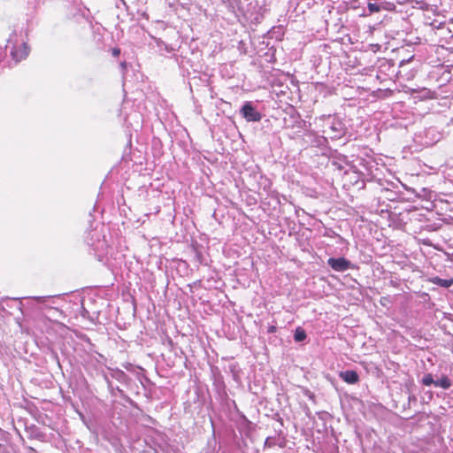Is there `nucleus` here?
Masks as SVG:
<instances>
[{
  "label": "nucleus",
  "instance_id": "20e7f679",
  "mask_svg": "<svg viewBox=\"0 0 453 453\" xmlns=\"http://www.w3.org/2000/svg\"><path fill=\"white\" fill-rule=\"evenodd\" d=\"M327 265L335 272L343 273L353 268L352 263L345 257H330Z\"/></svg>",
  "mask_w": 453,
  "mask_h": 453
},
{
  "label": "nucleus",
  "instance_id": "2eb2a0df",
  "mask_svg": "<svg viewBox=\"0 0 453 453\" xmlns=\"http://www.w3.org/2000/svg\"><path fill=\"white\" fill-rule=\"evenodd\" d=\"M267 332L270 333V334L275 333L276 332V326H269Z\"/></svg>",
  "mask_w": 453,
  "mask_h": 453
},
{
  "label": "nucleus",
  "instance_id": "4468645a",
  "mask_svg": "<svg viewBox=\"0 0 453 453\" xmlns=\"http://www.w3.org/2000/svg\"><path fill=\"white\" fill-rule=\"evenodd\" d=\"M33 298L38 301L39 303H42L47 298V296H35Z\"/></svg>",
  "mask_w": 453,
  "mask_h": 453
},
{
  "label": "nucleus",
  "instance_id": "f03ea898",
  "mask_svg": "<svg viewBox=\"0 0 453 453\" xmlns=\"http://www.w3.org/2000/svg\"><path fill=\"white\" fill-rule=\"evenodd\" d=\"M100 236H101V233L99 231H97L96 228H95L94 230H92L91 232L88 233V235L86 238V242H87L88 245L93 247V249L96 251H98V252H101L102 254H104L106 252L108 244H107V242H106L104 236H103L102 240L100 239Z\"/></svg>",
  "mask_w": 453,
  "mask_h": 453
},
{
  "label": "nucleus",
  "instance_id": "f3484780",
  "mask_svg": "<svg viewBox=\"0 0 453 453\" xmlns=\"http://www.w3.org/2000/svg\"><path fill=\"white\" fill-rule=\"evenodd\" d=\"M119 53H120L119 49H113V50H112V54H113L114 56H119Z\"/></svg>",
  "mask_w": 453,
  "mask_h": 453
},
{
  "label": "nucleus",
  "instance_id": "a211bd4d",
  "mask_svg": "<svg viewBox=\"0 0 453 453\" xmlns=\"http://www.w3.org/2000/svg\"><path fill=\"white\" fill-rule=\"evenodd\" d=\"M307 395L309 396L310 399H313L314 398V395L311 392H308Z\"/></svg>",
  "mask_w": 453,
  "mask_h": 453
},
{
  "label": "nucleus",
  "instance_id": "f257e3e1",
  "mask_svg": "<svg viewBox=\"0 0 453 453\" xmlns=\"http://www.w3.org/2000/svg\"><path fill=\"white\" fill-rule=\"evenodd\" d=\"M322 119L326 122L322 130L324 134L329 135L331 139H340L345 134L346 127L342 120L331 116H323Z\"/></svg>",
  "mask_w": 453,
  "mask_h": 453
},
{
  "label": "nucleus",
  "instance_id": "7ed1b4c3",
  "mask_svg": "<svg viewBox=\"0 0 453 453\" xmlns=\"http://www.w3.org/2000/svg\"><path fill=\"white\" fill-rule=\"evenodd\" d=\"M240 114L248 122H258L262 119V114L256 109L253 103L246 101L240 109Z\"/></svg>",
  "mask_w": 453,
  "mask_h": 453
},
{
  "label": "nucleus",
  "instance_id": "6e6552de",
  "mask_svg": "<svg viewBox=\"0 0 453 453\" xmlns=\"http://www.w3.org/2000/svg\"><path fill=\"white\" fill-rule=\"evenodd\" d=\"M451 385H452V382H451L450 379L446 375L441 376V378H440L434 381L435 387H439L443 389H449L451 387Z\"/></svg>",
  "mask_w": 453,
  "mask_h": 453
},
{
  "label": "nucleus",
  "instance_id": "39448f33",
  "mask_svg": "<svg viewBox=\"0 0 453 453\" xmlns=\"http://www.w3.org/2000/svg\"><path fill=\"white\" fill-rule=\"evenodd\" d=\"M28 54H29V48L27 45V43H22L19 48L14 47L11 51L12 59L15 60L16 63L26 58L28 56Z\"/></svg>",
  "mask_w": 453,
  "mask_h": 453
},
{
  "label": "nucleus",
  "instance_id": "423d86ee",
  "mask_svg": "<svg viewBox=\"0 0 453 453\" xmlns=\"http://www.w3.org/2000/svg\"><path fill=\"white\" fill-rule=\"evenodd\" d=\"M305 136L309 139L308 142L315 147H323L327 143L326 137L319 136L313 131H308Z\"/></svg>",
  "mask_w": 453,
  "mask_h": 453
},
{
  "label": "nucleus",
  "instance_id": "f8f14e48",
  "mask_svg": "<svg viewBox=\"0 0 453 453\" xmlns=\"http://www.w3.org/2000/svg\"><path fill=\"white\" fill-rule=\"evenodd\" d=\"M367 8L369 11V14L379 12L381 10V6L378 4L368 3Z\"/></svg>",
  "mask_w": 453,
  "mask_h": 453
},
{
  "label": "nucleus",
  "instance_id": "dca6fc26",
  "mask_svg": "<svg viewBox=\"0 0 453 453\" xmlns=\"http://www.w3.org/2000/svg\"><path fill=\"white\" fill-rule=\"evenodd\" d=\"M296 119L295 120L296 123H297V127H301L302 123H303V121L302 119H300L299 116L297 117H295Z\"/></svg>",
  "mask_w": 453,
  "mask_h": 453
},
{
  "label": "nucleus",
  "instance_id": "9d476101",
  "mask_svg": "<svg viewBox=\"0 0 453 453\" xmlns=\"http://www.w3.org/2000/svg\"><path fill=\"white\" fill-rule=\"evenodd\" d=\"M306 337H307V334L303 328L297 327L296 329L295 334H294V339L296 342H303L306 339Z\"/></svg>",
  "mask_w": 453,
  "mask_h": 453
},
{
  "label": "nucleus",
  "instance_id": "1a4fd4ad",
  "mask_svg": "<svg viewBox=\"0 0 453 453\" xmlns=\"http://www.w3.org/2000/svg\"><path fill=\"white\" fill-rule=\"evenodd\" d=\"M431 281L434 284L442 288H449L453 285V279H441L439 277H434L431 280Z\"/></svg>",
  "mask_w": 453,
  "mask_h": 453
},
{
  "label": "nucleus",
  "instance_id": "9b49d317",
  "mask_svg": "<svg viewBox=\"0 0 453 453\" xmlns=\"http://www.w3.org/2000/svg\"><path fill=\"white\" fill-rule=\"evenodd\" d=\"M434 381L435 380H434L433 375L431 373H426L422 378L421 382L425 386H431V385H434Z\"/></svg>",
  "mask_w": 453,
  "mask_h": 453
},
{
  "label": "nucleus",
  "instance_id": "ddd939ff",
  "mask_svg": "<svg viewBox=\"0 0 453 453\" xmlns=\"http://www.w3.org/2000/svg\"><path fill=\"white\" fill-rule=\"evenodd\" d=\"M275 445V441L272 437H267L265 441L264 446L265 448H272Z\"/></svg>",
  "mask_w": 453,
  "mask_h": 453
},
{
  "label": "nucleus",
  "instance_id": "0eeeda50",
  "mask_svg": "<svg viewBox=\"0 0 453 453\" xmlns=\"http://www.w3.org/2000/svg\"><path fill=\"white\" fill-rule=\"evenodd\" d=\"M340 378L349 384H356L359 380L357 372L353 370L341 372Z\"/></svg>",
  "mask_w": 453,
  "mask_h": 453
}]
</instances>
